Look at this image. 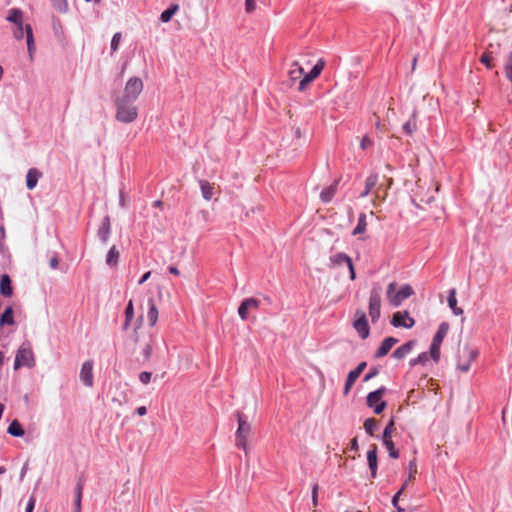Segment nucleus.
Returning <instances> with one entry per match:
<instances>
[{"instance_id":"0eeeda50","label":"nucleus","mask_w":512,"mask_h":512,"mask_svg":"<svg viewBox=\"0 0 512 512\" xmlns=\"http://www.w3.org/2000/svg\"><path fill=\"white\" fill-rule=\"evenodd\" d=\"M478 350L468 345L463 346L458 351L457 367L462 372H468L470 364L478 357Z\"/></svg>"},{"instance_id":"dca6fc26","label":"nucleus","mask_w":512,"mask_h":512,"mask_svg":"<svg viewBox=\"0 0 512 512\" xmlns=\"http://www.w3.org/2000/svg\"><path fill=\"white\" fill-rule=\"evenodd\" d=\"M259 307V301L255 298H247L243 300L238 308V314L242 320L248 318L249 309H257Z\"/></svg>"},{"instance_id":"58836bf2","label":"nucleus","mask_w":512,"mask_h":512,"mask_svg":"<svg viewBox=\"0 0 512 512\" xmlns=\"http://www.w3.org/2000/svg\"><path fill=\"white\" fill-rule=\"evenodd\" d=\"M480 62L483 63L488 69H491L493 67V57L489 53L488 48H486L485 52L481 56Z\"/></svg>"},{"instance_id":"c85d7f7f","label":"nucleus","mask_w":512,"mask_h":512,"mask_svg":"<svg viewBox=\"0 0 512 512\" xmlns=\"http://www.w3.org/2000/svg\"><path fill=\"white\" fill-rule=\"evenodd\" d=\"M448 331H449V324L446 322L441 323L439 325L438 330H437L432 341L442 344L443 339L446 337Z\"/></svg>"},{"instance_id":"e433bc0d","label":"nucleus","mask_w":512,"mask_h":512,"mask_svg":"<svg viewBox=\"0 0 512 512\" xmlns=\"http://www.w3.org/2000/svg\"><path fill=\"white\" fill-rule=\"evenodd\" d=\"M433 201H434V197L433 196H429L427 198L426 197H419V199H417V198L413 199L414 204L419 209H425V205H428V204L432 203Z\"/></svg>"},{"instance_id":"13d9d810","label":"nucleus","mask_w":512,"mask_h":512,"mask_svg":"<svg viewBox=\"0 0 512 512\" xmlns=\"http://www.w3.org/2000/svg\"><path fill=\"white\" fill-rule=\"evenodd\" d=\"M58 265H59L58 258H57V257H52V258L50 259V267H51L52 269H56V268L58 267Z\"/></svg>"},{"instance_id":"09e8293b","label":"nucleus","mask_w":512,"mask_h":512,"mask_svg":"<svg viewBox=\"0 0 512 512\" xmlns=\"http://www.w3.org/2000/svg\"><path fill=\"white\" fill-rule=\"evenodd\" d=\"M428 360V355L427 353H421L417 358L411 360L410 364L412 366H415L416 364H419V363H425L426 361Z\"/></svg>"},{"instance_id":"ea45409f","label":"nucleus","mask_w":512,"mask_h":512,"mask_svg":"<svg viewBox=\"0 0 512 512\" xmlns=\"http://www.w3.org/2000/svg\"><path fill=\"white\" fill-rule=\"evenodd\" d=\"M440 343H436L432 341L431 347H430V355L432 359L437 362L440 358Z\"/></svg>"},{"instance_id":"a211bd4d","label":"nucleus","mask_w":512,"mask_h":512,"mask_svg":"<svg viewBox=\"0 0 512 512\" xmlns=\"http://www.w3.org/2000/svg\"><path fill=\"white\" fill-rule=\"evenodd\" d=\"M398 342V340L394 337H387L385 338L381 345L379 346L378 350L375 353V356L377 358L384 357L389 353V351L392 349V347Z\"/></svg>"},{"instance_id":"c03bdc74","label":"nucleus","mask_w":512,"mask_h":512,"mask_svg":"<svg viewBox=\"0 0 512 512\" xmlns=\"http://www.w3.org/2000/svg\"><path fill=\"white\" fill-rule=\"evenodd\" d=\"M53 6L60 12H65L67 10L68 4L66 0H51Z\"/></svg>"},{"instance_id":"7ed1b4c3","label":"nucleus","mask_w":512,"mask_h":512,"mask_svg":"<svg viewBox=\"0 0 512 512\" xmlns=\"http://www.w3.org/2000/svg\"><path fill=\"white\" fill-rule=\"evenodd\" d=\"M238 428L236 431L235 445L243 449L245 454H248V438L251 434V424L248 422L247 417L241 413H237Z\"/></svg>"},{"instance_id":"9d476101","label":"nucleus","mask_w":512,"mask_h":512,"mask_svg":"<svg viewBox=\"0 0 512 512\" xmlns=\"http://www.w3.org/2000/svg\"><path fill=\"white\" fill-rule=\"evenodd\" d=\"M353 326L362 339H366L369 336L370 329L366 315L363 311H356Z\"/></svg>"},{"instance_id":"0e129e2a","label":"nucleus","mask_w":512,"mask_h":512,"mask_svg":"<svg viewBox=\"0 0 512 512\" xmlns=\"http://www.w3.org/2000/svg\"><path fill=\"white\" fill-rule=\"evenodd\" d=\"M169 271H170V273H172L174 275H179L180 274L179 270L176 267H173V266L169 268Z\"/></svg>"},{"instance_id":"680f3d73","label":"nucleus","mask_w":512,"mask_h":512,"mask_svg":"<svg viewBox=\"0 0 512 512\" xmlns=\"http://www.w3.org/2000/svg\"><path fill=\"white\" fill-rule=\"evenodd\" d=\"M136 413L139 415V416H144L146 415L147 413V409L145 406H140L136 409Z\"/></svg>"},{"instance_id":"b1692460","label":"nucleus","mask_w":512,"mask_h":512,"mask_svg":"<svg viewBox=\"0 0 512 512\" xmlns=\"http://www.w3.org/2000/svg\"><path fill=\"white\" fill-rule=\"evenodd\" d=\"M148 304H149V310L147 313V318L149 321V325L153 327V326H155V324L158 320V309H157L153 299H149Z\"/></svg>"},{"instance_id":"a878e982","label":"nucleus","mask_w":512,"mask_h":512,"mask_svg":"<svg viewBox=\"0 0 512 512\" xmlns=\"http://www.w3.org/2000/svg\"><path fill=\"white\" fill-rule=\"evenodd\" d=\"M6 19L15 25H20L23 23V12L18 8L10 9Z\"/></svg>"},{"instance_id":"338daca9","label":"nucleus","mask_w":512,"mask_h":512,"mask_svg":"<svg viewBox=\"0 0 512 512\" xmlns=\"http://www.w3.org/2000/svg\"><path fill=\"white\" fill-rule=\"evenodd\" d=\"M150 353H151V347L148 345L145 349V355L146 357H149L150 356Z\"/></svg>"},{"instance_id":"e2e57ef3","label":"nucleus","mask_w":512,"mask_h":512,"mask_svg":"<svg viewBox=\"0 0 512 512\" xmlns=\"http://www.w3.org/2000/svg\"><path fill=\"white\" fill-rule=\"evenodd\" d=\"M150 275H151V272H150V271L146 272V273L141 277V279L139 280L138 284H140V285H141V284H143L145 281H147V280L149 279Z\"/></svg>"},{"instance_id":"423d86ee","label":"nucleus","mask_w":512,"mask_h":512,"mask_svg":"<svg viewBox=\"0 0 512 512\" xmlns=\"http://www.w3.org/2000/svg\"><path fill=\"white\" fill-rule=\"evenodd\" d=\"M382 287L379 283H375L371 289L369 297V316L371 321L375 323L380 318Z\"/></svg>"},{"instance_id":"20e7f679","label":"nucleus","mask_w":512,"mask_h":512,"mask_svg":"<svg viewBox=\"0 0 512 512\" xmlns=\"http://www.w3.org/2000/svg\"><path fill=\"white\" fill-rule=\"evenodd\" d=\"M396 283L391 282L386 291L387 299L390 304L394 307L399 306L404 300L409 298L414 292L410 285L402 286L399 291L396 292Z\"/></svg>"},{"instance_id":"c9c22d12","label":"nucleus","mask_w":512,"mask_h":512,"mask_svg":"<svg viewBox=\"0 0 512 512\" xmlns=\"http://www.w3.org/2000/svg\"><path fill=\"white\" fill-rule=\"evenodd\" d=\"M119 259V251L116 249L115 246L111 247L109 250L107 257H106V263L110 266H114L117 264Z\"/></svg>"},{"instance_id":"de8ad7c7","label":"nucleus","mask_w":512,"mask_h":512,"mask_svg":"<svg viewBox=\"0 0 512 512\" xmlns=\"http://www.w3.org/2000/svg\"><path fill=\"white\" fill-rule=\"evenodd\" d=\"M402 494V490H399L392 498V505L396 508L397 512H402L404 510L399 506V498Z\"/></svg>"},{"instance_id":"f704fd0d","label":"nucleus","mask_w":512,"mask_h":512,"mask_svg":"<svg viewBox=\"0 0 512 512\" xmlns=\"http://www.w3.org/2000/svg\"><path fill=\"white\" fill-rule=\"evenodd\" d=\"M134 317V308H133V302L132 300H130L126 306V309H125V322H124V325H123V328L124 329H127L131 320L133 319Z\"/></svg>"},{"instance_id":"603ef678","label":"nucleus","mask_w":512,"mask_h":512,"mask_svg":"<svg viewBox=\"0 0 512 512\" xmlns=\"http://www.w3.org/2000/svg\"><path fill=\"white\" fill-rule=\"evenodd\" d=\"M312 503L314 507L318 504V484H315L312 488Z\"/></svg>"},{"instance_id":"a19ab883","label":"nucleus","mask_w":512,"mask_h":512,"mask_svg":"<svg viewBox=\"0 0 512 512\" xmlns=\"http://www.w3.org/2000/svg\"><path fill=\"white\" fill-rule=\"evenodd\" d=\"M376 428V421L373 418H368L364 422V429L369 435L374 434V430Z\"/></svg>"},{"instance_id":"9b49d317","label":"nucleus","mask_w":512,"mask_h":512,"mask_svg":"<svg viewBox=\"0 0 512 512\" xmlns=\"http://www.w3.org/2000/svg\"><path fill=\"white\" fill-rule=\"evenodd\" d=\"M330 262L332 266H339L342 264H346L348 266L350 272V279L355 280L356 273L354 269V265L352 259L345 253L339 252L330 257Z\"/></svg>"},{"instance_id":"69168bd1","label":"nucleus","mask_w":512,"mask_h":512,"mask_svg":"<svg viewBox=\"0 0 512 512\" xmlns=\"http://www.w3.org/2000/svg\"><path fill=\"white\" fill-rule=\"evenodd\" d=\"M416 65H417V56H415L413 58V61H412V71H414L416 69Z\"/></svg>"},{"instance_id":"37998d69","label":"nucleus","mask_w":512,"mask_h":512,"mask_svg":"<svg viewBox=\"0 0 512 512\" xmlns=\"http://www.w3.org/2000/svg\"><path fill=\"white\" fill-rule=\"evenodd\" d=\"M408 472H409V475H408V480H414L415 479V475L417 474V465H416V460L413 459L409 462L408 464Z\"/></svg>"},{"instance_id":"f257e3e1","label":"nucleus","mask_w":512,"mask_h":512,"mask_svg":"<svg viewBox=\"0 0 512 512\" xmlns=\"http://www.w3.org/2000/svg\"><path fill=\"white\" fill-rule=\"evenodd\" d=\"M325 66V61L319 59L311 71L307 74L304 73V68L299 64L298 61H294L288 71V76L291 82H299V91H304L306 88L321 74Z\"/></svg>"},{"instance_id":"8fccbe9b","label":"nucleus","mask_w":512,"mask_h":512,"mask_svg":"<svg viewBox=\"0 0 512 512\" xmlns=\"http://www.w3.org/2000/svg\"><path fill=\"white\" fill-rule=\"evenodd\" d=\"M257 0H245V10L247 13H252L256 9Z\"/></svg>"},{"instance_id":"5fc2aeb1","label":"nucleus","mask_w":512,"mask_h":512,"mask_svg":"<svg viewBox=\"0 0 512 512\" xmlns=\"http://www.w3.org/2000/svg\"><path fill=\"white\" fill-rule=\"evenodd\" d=\"M385 407H386V402L384 401V402H380V403L376 404V405H375L374 407H372V408L374 409V412H375L376 414H380V413H382V412H383V410L385 409Z\"/></svg>"},{"instance_id":"cd10ccee","label":"nucleus","mask_w":512,"mask_h":512,"mask_svg":"<svg viewBox=\"0 0 512 512\" xmlns=\"http://www.w3.org/2000/svg\"><path fill=\"white\" fill-rule=\"evenodd\" d=\"M448 305L455 315L463 314V310L457 306L456 290L454 288L449 292Z\"/></svg>"},{"instance_id":"39448f33","label":"nucleus","mask_w":512,"mask_h":512,"mask_svg":"<svg viewBox=\"0 0 512 512\" xmlns=\"http://www.w3.org/2000/svg\"><path fill=\"white\" fill-rule=\"evenodd\" d=\"M22 366L29 368L35 366V357L29 342L23 343L15 356L14 369L17 370Z\"/></svg>"},{"instance_id":"6e6552de","label":"nucleus","mask_w":512,"mask_h":512,"mask_svg":"<svg viewBox=\"0 0 512 512\" xmlns=\"http://www.w3.org/2000/svg\"><path fill=\"white\" fill-rule=\"evenodd\" d=\"M143 82L139 77H131L125 87L121 97L136 101L143 91Z\"/></svg>"},{"instance_id":"a18cd8bd","label":"nucleus","mask_w":512,"mask_h":512,"mask_svg":"<svg viewBox=\"0 0 512 512\" xmlns=\"http://www.w3.org/2000/svg\"><path fill=\"white\" fill-rule=\"evenodd\" d=\"M395 430V427H394V419L392 418L389 423L386 425L385 429H384V432H383V437L382 438H389V437H392V432Z\"/></svg>"},{"instance_id":"393cba45","label":"nucleus","mask_w":512,"mask_h":512,"mask_svg":"<svg viewBox=\"0 0 512 512\" xmlns=\"http://www.w3.org/2000/svg\"><path fill=\"white\" fill-rule=\"evenodd\" d=\"M337 185H338V182H334L332 185H330L329 187L325 188L320 193V199L324 203H328V202H330L332 200V198L334 197V195L336 193Z\"/></svg>"},{"instance_id":"4c0bfd02","label":"nucleus","mask_w":512,"mask_h":512,"mask_svg":"<svg viewBox=\"0 0 512 512\" xmlns=\"http://www.w3.org/2000/svg\"><path fill=\"white\" fill-rule=\"evenodd\" d=\"M403 130L407 133V134H412L415 130H416V119H415V115L413 114V116L403 125Z\"/></svg>"},{"instance_id":"4468645a","label":"nucleus","mask_w":512,"mask_h":512,"mask_svg":"<svg viewBox=\"0 0 512 512\" xmlns=\"http://www.w3.org/2000/svg\"><path fill=\"white\" fill-rule=\"evenodd\" d=\"M366 366H367L366 362H361L358 364V366L354 370L349 372L347 379H346L345 387H344L345 395H347L350 392L353 384L358 379V377L361 375V373L364 371Z\"/></svg>"},{"instance_id":"bf43d9fd","label":"nucleus","mask_w":512,"mask_h":512,"mask_svg":"<svg viewBox=\"0 0 512 512\" xmlns=\"http://www.w3.org/2000/svg\"><path fill=\"white\" fill-rule=\"evenodd\" d=\"M350 448H351L352 450H354V451H357V450H358L359 446H358V440H357V438H356V437H355V438H353V439L351 440Z\"/></svg>"},{"instance_id":"4d7b16f0","label":"nucleus","mask_w":512,"mask_h":512,"mask_svg":"<svg viewBox=\"0 0 512 512\" xmlns=\"http://www.w3.org/2000/svg\"><path fill=\"white\" fill-rule=\"evenodd\" d=\"M378 374V371L376 369H373L371 370L370 372H368L365 377H364V381H369L370 379H372L373 377H375L376 375Z\"/></svg>"},{"instance_id":"864d4df0","label":"nucleus","mask_w":512,"mask_h":512,"mask_svg":"<svg viewBox=\"0 0 512 512\" xmlns=\"http://www.w3.org/2000/svg\"><path fill=\"white\" fill-rule=\"evenodd\" d=\"M360 146L365 150L372 146V140L368 136H364L361 140Z\"/></svg>"},{"instance_id":"3c124183","label":"nucleus","mask_w":512,"mask_h":512,"mask_svg":"<svg viewBox=\"0 0 512 512\" xmlns=\"http://www.w3.org/2000/svg\"><path fill=\"white\" fill-rule=\"evenodd\" d=\"M151 377H152V374L150 372L144 371V372L140 373L139 380L143 384H148L151 381Z\"/></svg>"},{"instance_id":"f3484780","label":"nucleus","mask_w":512,"mask_h":512,"mask_svg":"<svg viewBox=\"0 0 512 512\" xmlns=\"http://www.w3.org/2000/svg\"><path fill=\"white\" fill-rule=\"evenodd\" d=\"M367 462L371 471V477L375 478L378 469L377 446L372 444L367 452Z\"/></svg>"},{"instance_id":"79ce46f5","label":"nucleus","mask_w":512,"mask_h":512,"mask_svg":"<svg viewBox=\"0 0 512 512\" xmlns=\"http://www.w3.org/2000/svg\"><path fill=\"white\" fill-rule=\"evenodd\" d=\"M122 39V35L120 32H117L113 35L111 40V50L112 52H116L118 50V47L120 45Z\"/></svg>"},{"instance_id":"c756f323","label":"nucleus","mask_w":512,"mask_h":512,"mask_svg":"<svg viewBox=\"0 0 512 512\" xmlns=\"http://www.w3.org/2000/svg\"><path fill=\"white\" fill-rule=\"evenodd\" d=\"M179 10L178 4H172L168 9L163 11L160 15V20L164 23L169 22L175 13Z\"/></svg>"},{"instance_id":"473e14b6","label":"nucleus","mask_w":512,"mask_h":512,"mask_svg":"<svg viewBox=\"0 0 512 512\" xmlns=\"http://www.w3.org/2000/svg\"><path fill=\"white\" fill-rule=\"evenodd\" d=\"M382 441H383V444H384V446L386 447V449H387V451L389 453V456L394 458V459H397L399 457V452H398V450L394 446V443L392 441V437L382 438Z\"/></svg>"},{"instance_id":"7c9ffc66","label":"nucleus","mask_w":512,"mask_h":512,"mask_svg":"<svg viewBox=\"0 0 512 512\" xmlns=\"http://www.w3.org/2000/svg\"><path fill=\"white\" fill-rule=\"evenodd\" d=\"M14 324V316L12 307H7L3 314L0 317V325H13Z\"/></svg>"},{"instance_id":"ddd939ff","label":"nucleus","mask_w":512,"mask_h":512,"mask_svg":"<svg viewBox=\"0 0 512 512\" xmlns=\"http://www.w3.org/2000/svg\"><path fill=\"white\" fill-rule=\"evenodd\" d=\"M199 186L201 189L202 197L206 201H210L215 194H220V189L215 183H211L207 180H199Z\"/></svg>"},{"instance_id":"5701e85b","label":"nucleus","mask_w":512,"mask_h":512,"mask_svg":"<svg viewBox=\"0 0 512 512\" xmlns=\"http://www.w3.org/2000/svg\"><path fill=\"white\" fill-rule=\"evenodd\" d=\"M110 234V221L108 217H105L101 223V226L98 229V236L103 243L108 241Z\"/></svg>"},{"instance_id":"f8f14e48","label":"nucleus","mask_w":512,"mask_h":512,"mask_svg":"<svg viewBox=\"0 0 512 512\" xmlns=\"http://www.w3.org/2000/svg\"><path fill=\"white\" fill-rule=\"evenodd\" d=\"M391 324L394 327L412 328L415 324V321L412 317H410L407 311H398L393 314Z\"/></svg>"},{"instance_id":"f03ea898","label":"nucleus","mask_w":512,"mask_h":512,"mask_svg":"<svg viewBox=\"0 0 512 512\" xmlns=\"http://www.w3.org/2000/svg\"><path fill=\"white\" fill-rule=\"evenodd\" d=\"M134 102L127 98L117 97L115 99L116 120L126 124L135 121L138 117V108Z\"/></svg>"},{"instance_id":"052dcab7","label":"nucleus","mask_w":512,"mask_h":512,"mask_svg":"<svg viewBox=\"0 0 512 512\" xmlns=\"http://www.w3.org/2000/svg\"><path fill=\"white\" fill-rule=\"evenodd\" d=\"M81 498H75V510L74 512H81Z\"/></svg>"},{"instance_id":"6e6d98bb","label":"nucleus","mask_w":512,"mask_h":512,"mask_svg":"<svg viewBox=\"0 0 512 512\" xmlns=\"http://www.w3.org/2000/svg\"><path fill=\"white\" fill-rule=\"evenodd\" d=\"M35 502H36L35 497L34 496L30 497L27 507H26V512H33V509L35 507Z\"/></svg>"},{"instance_id":"49530a36","label":"nucleus","mask_w":512,"mask_h":512,"mask_svg":"<svg viewBox=\"0 0 512 512\" xmlns=\"http://www.w3.org/2000/svg\"><path fill=\"white\" fill-rule=\"evenodd\" d=\"M84 479L83 478H80L76 484V488H75V498H81L82 499V495H83V489H84Z\"/></svg>"},{"instance_id":"412c9836","label":"nucleus","mask_w":512,"mask_h":512,"mask_svg":"<svg viewBox=\"0 0 512 512\" xmlns=\"http://www.w3.org/2000/svg\"><path fill=\"white\" fill-rule=\"evenodd\" d=\"M385 393V388L381 387L376 391L370 392L367 396V405L369 407H374L376 404L383 402L382 396Z\"/></svg>"},{"instance_id":"1a4fd4ad","label":"nucleus","mask_w":512,"mask_h":512,"mask_svg":"<svg viewBox=\"0 0 512 512\" xmlns=\"http://www.w3.org/2000/svg\"><path fill=\"white\" fill-rule=\"evenodd\" d=\"M16 26H17V28L15 29V31L13 33L14 37L17 40H21L23 38V35L25 32L28 53H29L30 58L32 59L33 52L35 50L32 27L29 24L23 25V23H21L20 25H16Z\"/></svg>"},{"instance_id":"4be33fe9","label":"nucleus","mask_w":512,"mask_h":512,"mask_svg":"<svg viewBox=\"0 0 512 512\" xmlns=\"http://www.w3.org/2000/svg\"><path fill=\"white\" fill-rule=\"evenodd\" d=\"M0 292L6 297L12 296L13 289L11 285V279L7 274L1 276L0 279Z\"/></svg>"},{"instance_id":"774afa93","label":"nucleus","mask_w":512,"mask_h":512,"mask_svg":"<svg viewBox=\"0 0 512 512\" xmlns=\"http://www.w3.org/2000/svg\"><path fill=\"white\" fill-rule=\"evenodd\" d=\"M410 481H411V480H408V479H407V480H405V482L403 483V485H402V487H401V489H400V490H402V492L406 489V487H407V485H408V483H409Z\"/></svg>"},{"instance_id":"bb28decb","label":"nucleus","mask_w":512,"mask_h":512,"mask_svg":"<svg viewBox=\"0 0 512 512\" xmlns=\"http://www.w3.org/2000/svg\"><path fill=\"white\" fill-rule=\"evenodd\" d=\"M377 182L378 176L376 174L369 175L365 181V189L360 194V197H366L371 192V190L377 185Z\"/></svg>"},{"instance_id":"aec40b11","label":"nucleus","mask_w":512,"mask_h":512,"mask_svg":"<svg viewBox=\"0 0 512 512\" xmlns=\"http://www.w3.org/2000/svg\"><path fill=\"white\" fill-rule=\"evenodd\" d=\"M414 344V341H408L407 343L401 345L393 352V357L398 360L405 358L411 352Z\"/></svg>"},{"instance_id":"2f4dec72","label":"nucleus","mask_w":512,"mask_h":512,"mask_svg":"<svg viewBox=\"0 0 512 512\" xmlns=\"http://www.w3.org/2000/svg\"><path fill=\"white\" fill-rule=\"evenodd\" d=\"M367 229L366 215L361 213L358 218V223L353 230V235H360L365 233Z\"/></svg>"},{"instance_id":"6ab92c4d","label":"nucleus","mask_w":512,"mask_h":512,"mask_svg":"<svg viewBox=\"0 0 512 512\" xmlns=\"http://www.w3.org/2000/svg\"><path fill=\"white\" fill-rule=\"evenodd\" d=\"M42 176V173L36 168H31L26 175V186L29 190L36 187L38 179Z\"/></svg>"},{"instance_id":"2eb2a0df","label":"nucleus","mask_w":512,"mask_h":512,"mask_svg":"<svg viewBox=\"0 0 512 512\" xmlns=\"http://www.w3.org/2000/svg\"><path fill=\"white\" fill-rule=\"evenodd\" d=\"M80 379L86 386L92 387V385H93V362L91 360L85 361L82 364L81 371H80Z\"/></svg>"},{"instance_id":"72a5a7b5","label":"nucleus","mask_w":512,"mask_h":512,"mask_svg":"<svg viewBox=\"0 0 512 512\" xmlns=\"http://www.w3.org/2000/svg\"><path fill=\"white\" fill-rule=\"evenodd\" d=\"M8 433L15 437H21L24 435V430L17 420H13L8 427Z\"/></svg>"}]
</instances>
